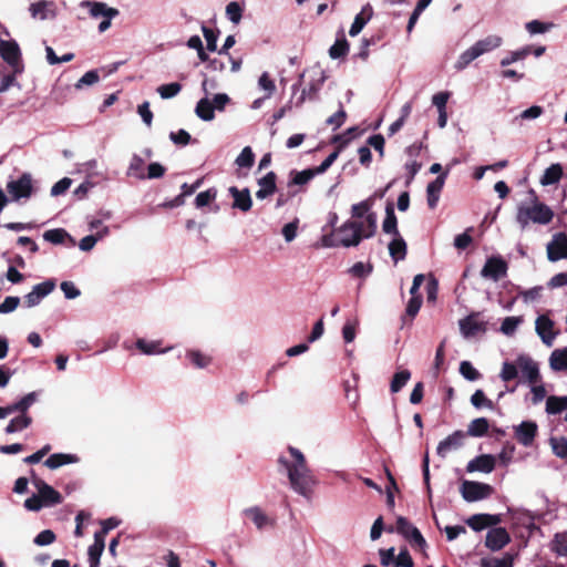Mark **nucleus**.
Returning <instances> with one entry per match:
<instances>
[{
	"label": "nucleus",
	"mask_w": 567,
	"mask_h": 567,
	"mask_svg": "<svg viewBox=\"0 0 567 567\" xmlns=\"http://www.w3.org/2000/svg\"><path fill=\"white\" fill-rule=\"evenodd\" d=\"M288 452L291 461L285 456H279L278 464L286 471L291 488L296 493L309 497L316 481L307 465L306 457L293 446H288Z\"/></svg>",
	"instance_id": "obj_1"
},
{
	"label": "nucleus",
	"mask_w": 567,
	"mask_h": 567,
	"mask_svg": "<svg viewBox=\"0 0 567 567\" xmlns=\"http://www.w3.org/2000/svg\"><path fill=\"white\" fill-rule=\"evenodd\" d=\"M503 39L496 34H489L484 39L476 41L471 48L464 51L455 63V69L463 70L484 53L491 52L499 48Z\"/></svg>",
	"instance_id": "obj_2"
},
{
	"label": "nucleus",
	"mask_w": 567,
	"mask_h": 567,
	"mask_svg": "<svg viewBox=\"0 0 567 567\" xmlns=\"http://www.w3.org/2000/svg\"><path fill=\"white\" fill-rule=\"evenodd\" d=\"M534 205L530 207L520 206L517 212V221L525 227L530 220L536 224L546 225L553 220L554 212L544 203L537 200L534 190Z\"/></svg>",
	"instance_id": "obj_3"
},
{
	"label": "nucleus",
	"mask_w": 567,
	"mask_h": 567,
	"mask_svg": "<svg viewBox=\"0 0 567 567\" xmlns=\"http://www.w3.org/2000/svg\"><path fill=\"white\" fill-rule=\"evenodd\" d=\"M385 530L388 533H393L395 530L398 534L403 536L414 549L423 550L426 547V540L419 528H416L408 518L403 516H399L396 518L395 528L390 526Z\"/></svg>",
	"instance_id": "obj_4"
},
{
	"label": "nucleus",
	"mask_w": 567,
	"mask_h": 567,
	"mask_svg": "<svg viewBox=\"0 0 567 567\" xmlns=\"http://www.w3.org/2000/svg\"><path fill=\"white\" fill-rule=\"evenodd\" d=\"M0 56L14 73H22L23 63L19 44L14 40H0Z\"/></svg>",
	"instance_id": "obj_5"
},
{
	"label": "nucleus",
	"mask_w": 567,
	"mask_h": 567,
	"mask_svg": "<svg viewBox=\"0 0 567 567\" xmlns=\"http://www.w3.org/2000/svg\"><path fill=\"white\" fill-rule=\"evenodd\" d=\"M31 482L38 491V495L44 507L59 505L63 502V496L60 492L54 489L51 485L45 483L42 478L38 477L34 471H31Z\"/></svg>",
	"instance_id": "obj_6"
},
{
	"label": "nucleus",
	"mask_w": 567,
	"mask_h": 567,
	"mask_svg": "<svg viewBox=\"0 0 567 567\" xmlns=\"http://www.w3.org/2000/svg\"><path fill=\"white\" fill-rule=\"evenodd\" d=\"M340 244L344 247L358 246L363 237V223L358 220L346 221L338 230Z\"/></svg>",
	"instance_id": "obj_7"
},
{
	"label": "nucleus",
	"mask_w": 567,
	"mask_h": 567,
	"mask_svg": "<svg viewBox=\"0 0 567 567\" xmlns=\"http://www.w3.org/2000/svg\"><path fill=\"white\" fill-rule=\"evenodd\" d=\"M493 493V486L486 483L464 481L461 485V494L466 502H477L489 497Z\"/></svg>",
	"instance_id": "obj_8"
},
{
	"label": "nucleus",
	"mask_w": 567,
	"mask_h": 567,
	"mask_svg": "<svg viewBox=\"0 0 567 567\" xmlns=\"http://www.w3.org/2000/svg\"><path fill=\"white\" fill-rule=\"evenodd\" d=\"M7 190L16 202L30 198L33 193L31 175L23 173L17 181H10L7 184Z\"/></svg>",
	"instance_id": "obj_9"
},
{
	"label": "nucleus",
	"mask_w": 567,
	"mask_h": 567,
	"mask_svg": "<svg viewBox=\"0 0 567 567\" xmlns=\"http://www.w3.org/2000/svg\"><path fill=\"white\" fill-rule=\"evenodd\" d=\"M508 265L501 256H492L487 258L481 270V276L486 279L498 281L507 275Z\"/></svg>",
	"instance_id": "obj_10"
},
{
	"label": "nucleus",
	"mask_w": 567,
	"mask_h": 567,
	"mask_svg": "<svg viewBox=\"0 0 567 567\" xmlns=\"http://www.w3.org/2000/svg\"><path fill=\"white\" fill-rule=\"evenodd\" d=\"M535 329L542 341L551 347L558 331L554 330V321L546 315H542L536 319Z\"/></svg>",
	"instance_id": "obj_11"
},
{
	"label": "nucleus",
	"mask_w": 567,
	"mask_h": 567,
	"mask_svg": "<svg viewBox=\"0 0 567 567\" xmlns=\"http://www.w3.org/2000/svg\"><path fill=\"white\" fill-rule=\"evenodd\" d=\"M547 257L550 261L567 259V234L558 233L547 245Z\"/></svg>",
	"instance_id": "obj_12"
},
{
	"label": "nucleus",
	"mask_w": 567,
	"mask_h": 567,
	"mask_svg": "<svg viewBox=\"0 0 567 567\" xmlns=\"http://www.w3.org/2000/svg\"><path fill=\"white\" fill-rule=\"evenodd\" d=\"M480 312H472L460 320V330L464 337H474L480 332L486 331V322L480 319Z\"/></svg>",
	"instance_id": "obj_13"
},
{
	"label": "nucleus",
	"mask_w": 567,
	"mask_h": 567,
	"mask_svg": "<svg viewBox=\"0 0 567 567\" xmlns=\"http://www.w3.org/2000/svg\"><path fill=\"white\" fill-rule=\"evenodd\" d=\"M55 288L54 280H45L33 287L32 291L24 296V303L28 308L34 307L41 302V300L51 293Z\"/></svg>",
	"instance_id": "obj_14"
},
{
	"label": "nucleus",
	"mask_w": 567,
	"mask_h": 567,
	"mask_svg": "<svg viewBox=\"0 0 567 567\" xmlns=\"http://www.w3.org/2000/svg\"><path fill=\"white\" fill-rule=\"evenodd\" d=\"M511 542V536L504 527H494L486 534L485 546L493 550H499Z\"/></svg>",
	"instance_id": "obj_15"
},
{
	"label": "nucleus",
	"mask_w": 567,
	"mask_h": 567,
	"mask_svg": "<svg viewBox=\"0 0 567 567\" xmlns=\"http://www.w3.org/2000/svg\"><path fill=\"white\" fill-rule=\"evenodd\" d=\"M516 363L518 364L523 378H525L528 383L536 384L540 380L538 364L532 358L519 355L516 359Z\"/></svg>",
	"instance_id": "obj_16"
},
{
	"label": "nucleus",
	"mask_w": 567,
	"mask_h": 567,
	"mask_svg": "<svg viewBox=\"0 0 567 567\" xmlns=\"http://www.w3.org/2000/svg\"><path fill=\"white\" fill-rule=\"evenodd\" d=\"M538 426L534 421H523L515 427V439L524 446H530L537 435Z\"/></svg>",
	"instance_id": "obj_17"
},
{
	"label": "nucleus",
	"mask_w": 567,
	"mask_h": 567,
	"mask_svg": "<svg viewBox=\"0 0 567 567\" xmlns=\"http://www.w3.org/2000/svg\"><path fill=\"white\" fill-rule=\"evenodd\" d=\"M501 522V515L493 514H474L466 519V524L475 532L497 526Z\"/></svg>",
	"instance_id": "obj_18"
},
{
	"label": "nucleus",
	"mask_w": 567,
	"mask_h": 567,
	"mask_svg": "<svg viewBox=\"0 0 567 567\" xmlns=\"http://www.w3.org/2000/svg\"><path fill=\"white\" fill-rule=\"evenodd\" d=\"M496 464V458L492 454H482L476 456L472 461L467 463L466 471L468 473L473 472H482V473H491L494 471Z\"/></svg>",
	"instance_id": "obj_19"
},
{
	"label": "nucleus",
	"mask_w": 567,
	"mask_h": 567,
	"mask_svg": "<svg viewBox=\"0 0 567 567\" xmlns=\"http://www.w3.org/2000/svg\"><path fill=\"white\" fill-rule=\"evenodd\" d=\"M447 172L439 175L434 181L429 183L426 187L427 205L431 209L437 206L440 194L443 189Z\"/></svg>",
	"instance_id": "obj_20"
},
{
	"label": "nucleus",
	"mask_w": 567,
	"mask_h": 567,
	"mask_svg": "<svg viewBox=\"0 0 567 567\" xmlns=\"http://www.w3.org/2000/svg\"><path fill=\"white\" fill-rule=\"evenodd\" d=\"M229 193L234 198L233 207L244 213L250 210L252 200L248 188L238 189L236 186L229 188Z\"/></svg>",
	"instance_id": "obj_21"
},
{
	"label": "nucleus",
	"mask_w": 567,
	"mask_h": 567,
	"mask_svg": "<svg viewBox=\"0 0 567 567\" xmlns=\"http://www.w3.org/2000/svg\"><path fill=\"white\" fill-rule=\"evenodd\" d=\"M466 434L458 430L449 435L445 440L441 441L437 445L436 453L441 457H445L446 453L452 449H457L463 445Z\"/></svg>",
	"instance_id": "obj_22"
},
{
	"label": "nucleus",
	"mask_w": 567,
	"mask_h": 567,
	"mask_svg": "<svg viewBox=\"0 0 567 567\" xmlns=\"http://www.w3.org/2000/svg\"><path fill=\"white\" fill-rule=\"evenodd\" d=\"M81 6L89 8L90 14L93 18L103 16L104 18L113 19V18L117 17L120 13L117 9L110 8L104 2L85 0V1H82Z\"/></svg>",
	"instance_id": "obj_23"
},
{
	"label": "nucleus",
	"mask_w": 567,
	"mask_h": 567,
	"mask_svg": "<svg viewBox=\"0 0 567 567\" xmlns=\"http://www.w3.org/2000/svg\"><path fill=\"white\" fill-rule=\"evenodd\" d=\"M277 175L275 172L267 173L264 177L258 179L259 189L256 192L258 199H265L272 195L277 189Z\"/></svg>",
	"instance_id": "obj_24"
},
{
	"label": "nucleus",
	"mask_w": 567,
	"mask_h": 567,
	"mask_svg": "<svg viewBox=\"0 0 567 567\" xmlns=\"http://www.w3.org/2000/svg\"><path fill=\"white\" fill-rule=\"evenodd\" d=\"M373 17V8L370 3H367L362 7L360 13H358L354 18L353 23L350 27L349 34L351 37L358 35L364 25L371 20Z\"/></svg>",
	"instance_id": "obj_25"
},
{
	"label": "nucleus",
	"mask_w": 567,
	"mask_h": 567,
	"mask_svg": "<svg viewBox=\"0 0 567 567\" xmlns=\"http://www.w3.org/2000/svg\"><path fill=\"white\" fill-rule=\"evenodd\" d=\"M79 462V457L75 454L55 453L50 455L45 461L44 465L50 470L59 468L66 464Z\"/></svg>",
	"instance_id": "obj_26"
},
{
	"label": "nucleus",
	"mask_w": 567,
	"mask_h": 567,
	"mask_svg": "<svg viewBox=\"0 0 567 567\" xmlns=\"http://www.w3.org/2000/svg\"><path fill=\"white\" fill-rule=\"evenodd\" d=\"M382 229L385 234L393 236L400 235L398 229V219L392 203H388L385 206V218L382 223Z\"/></svg>",
	"instance_id": "obj_27"
},
{
	"label": "nucleus",
	"mask_w": 567,
	"mask_h": 567,
	"mask_svg": "<svg viewBox=\"0 0 567 567\" xmlns=\"http://www.w3.org/2000/svg\"><path fill=\"white\" fill-rule=\"evenodd\" d=\"M564 175L563 166L559 163L551 164L547 167L540 177L543 186L557 184Z\"/></svg>",
	"instance_id": "obj_28"
},
{
	"label": "nucleus",
	"mask_w": 567,
	"mask_h": 567,
	"mask_svg": "<svg viewBox=\"0 0 567 567\" xmlns=\"http://www.w3.org/2000/svg\"><path fill=\"white\" fill-rule=\"evenodd\" d=\"M389 252L394 261L403 260L406 257L408 246L401 235L394 236L389 244Z\"/></svg>",
	"instance_id": "obj_29"
},
{
	"label": "nucleus",
	"mask_w": 567,
	"mask_h": 567,
	"mask_svg": "<svg viewBox=\"0 0 567 567\" xmlns=\"http://www.w3.org/2000/svg\"><path fill=\"white\" fill-rule=\"evenodd\" d=\"M31 423L32 417L28 413H20L18 416L13 417L9 422V424L4 429V432L7 434L20 432L28 429L31 425Z\"/></svg>",
	"instance_id": "obj_30"
},
{
	"label": "nucleus",
	"mask_w": 567,
	"mask_h": 567,
	"mask_svg": "<svg viewBox=\"0 0 567 567\" xmlns=\"http://www.w3.org/2000/svg\"><path fill=\"white\" fill-rule=\"evenodd\" d=\"M489 422L486 417L474 419L467 426L466 435L482 437L487 434Z\"/></svg>",
	"instance_id": "obj_31"
},
{
	"label": "nucleus",
	"mask_w": 567,
	"mask_h": 567,
	"mask_svg": "<svg viewBox=\"0 0 567 567\" xmlns=\"http://www.w3.org/2000/svg\"><path fill=\"white\" fill-rule=\"evenodd\" d=\"M43 239L54 245L63 244L66 239L70 240L71 245L75 244L74 239L63 228H54L44 231Z\"/></svg>",
	"instance_id": "obj_32"
},
{
	"label": "nucleus",
	"mask_w": 567,
	"mask_h": 567,
	"mask_svg": "<svg viewBox=\"0 0 567 567\" xmlns=\"http://www.w3.org/2000/svg\"><path fill=\"white\" fill-rule=\"evenodd\" d=\"M550 368L555 371L567 370V347L556 349L551 352L549 358Z\"/></svg>",
	"instance_id": "obj_33"
},
{
	"label": "nucleus",
	"mask_w": 567,
	"mask_h": 567,
	"mask_svg": "<svg viewBox=\"0 0 567 567\" xmlns=\"http://www.w3.org/2000/svg\"><path fill=\"white\" fill-rule=\"evenodd\" d=\"M349 42L347 41L343 33L338 38L334 44L329 49V55L331 59H342L346 58L349 53Z\"/></svg>",
	"instance_id": "obj_34"
},
{
	"label": "nucleus",
	"mask_w": 567,
	"mask_h": 567,
	"mask_svg": "<svg viewBox=\"0 0 567 567\" xmlns=\"http://www.w3.org/2000/svg\"><path fill=\"white\" fill-rule=\"evenodd\" d=\"M567 409V396L550 395L546 401V412L548 414H559Z\"/></svg>",
	"instance_id": "obj_35"
},
{
	"label": "nucleus",
	"mask_w": 567,
	"mask_h": 567,
	"mask_svg": "<svg viewBox=\"0 0 567 567\" xmlns=\"http://www.w3.org/2000/svg\"><path fill=\"white\" fill-rule=\"evenodd\" d=\"M54 7L52 1L41 0L30 6V13L35 19L44 20L48 18V12Z\"/></svg>",
	"instance_id": "obj_36"
},
{
	"label": "nucleus",
	"mask_w": 567,
	"mask_h": 567,
	"mask_svg": "<svg viewBox=\"0 0 567 567\" xmlns=\"http://www.w3.org/2000/svg\"><path fill=\"white\" fill-rule=\"evenodd\" d=\"M549 444L553 450V453L567 462V437L565 436H551L549 439Z\"/></svg>",
	"instance_id": "obj_37"
},
{
	"label": "nucleus",
	"mask_w": 567,
	"mask_h": 567,
	"mask_svg": "<svg viewBox=\"0 0 567 567\" xmlns=\"http://www.w3.org/2000/svg\"><path fill=\"white\" fill-rule=\"evenodd\" d=\"M195 113L204 121H212L215 117L214 105L208 99H202L198 101Z\"/></svg>",
	"instance_id": "obj_38"
},
{
	"label": "nucleus",
	"mask_w": 567,
	"mask_h": 567,
	"mask_svg": "<svg viewBox=\"0 0 567 567\" xmlns=\"http://www.w3.org/2000/svg\"><path fill=\"white\" fill-rule=\"evenodd\" d=\"M144 166H145L144 159L140 155L134 154L132 156V159H131V163H130V166L127 169V175L136 177L138 179H145L146 176L144 173Z\"/></svg>",
	"instance_id": "obj_39"
},
{
	"label": "nucleus",
	"mask_w": 567,
	"mask_h": 567,
	"mask_svg": "<svg viewBox=\"0 0 567 567\" xmlns=\"http://www.w3.org/2000/svg\"><path fill=\"white\" fill-rule=\"evenodd\" d=\"M245 514L252 520V523L259 529H261L262 527L270 523L268 516L259 507L248 508L245 511Z\"/></svg>",
	"instance_id": "obj_40"
},
{
	"label": "nucleus",
	"mask_w": 567,
	"mask_h": 567,
	"mask_svg": "<svg viewBox=\"0 0 567 567\" xmlns=\"http://www.w3.org/2000/svg\"><path fill=\"white\" fill-rule=\"evenodd\" d=\"M291 179L289 182V186L291 185H305L310 182L315 176H317V172L315 168H307L301 172H291Z\"/></svg>",
	"instance_id": "obj_41"
},
{
	"label": "nucleus",
	"mask_w": 567,
	"mask_h": 567,
	"mask_svg": "<svg viewBox=\"0 0 567 567\" xmlns=\"http://www.w3.org/2000/svg\"><path fill=\"white\" fill-rule=\"evenodd\" d=\"M410 378H411V372L406 369L394 373V375L391 380V384H390L391 392L398 393L399 391H401L402 388L408 383Z\"/></svg>",
	"instance_id": "obj_42"
},
{
	"label": "nucleus",
	"mask_w": 567,
	"mask_h": 567,
	"mask_svg": "<svg viewBox=\"0 0 567 567\" xmlns=\"http://www.w3.org/2000/svg\"><path fill=\"white\" fill-rule=\"evenodd\" d=\"M550 548L558 556H567V532L557 533L551 540Z\"/></svg>",
	"instance_id": "obj_43"
},
{
	"label": "nucleus",
	"mask_w": 567,
	"mask_h": 567,
	"mask_svg": "<svg viewBox=\"0 0 567 567\" xmlns=\"http://www.w3.org/2000/svg\"><path fill=\"white\" fill-rule=\"evenodd\" d=\"M186 357L189 359L192 364L195 368H198V369L206 368L212 362V358L202 353L198 350H189V351H187Z\"/></svg>",
	"instance_id": "obj_44"
},
{
	"label": "nucleus",
	"mask_w": 567,
	"mask_h": 567,
	"mask_svg": "<svg viewBox=\"0 0 567 567\" xmlns=\"http://www.w3.org/2000/svg\"><path fill=\"white\" fill-rule=\"evenodd\" d=\"M532 53L530 47H525L516 51H512L501 60L502 66H507L516 61L524 60Z\"/></svg>",
	"instance_id": "obj_45"
},
{
	"label": "nucleus",
	"mask_w": 567,
	"mask_h": 567,
	"mask_svg": "<svg viewBox=\"0 0 567 567\" xmlns=\"http://www.w3.org/2000/svg\"><path fill=\"white\" fill-rule=\"evenodd\" d=\"M37 401V394L34 392L28 393L20 401L11 404L14 412L28 413L29 408Z\"/></svg>",
	"instance_id": "obj_46"
},
{
	"label": "nucleus",
	"mask_w": 567,
	"mask_h": 567,
	"mask_svg": "<svg viewBox=\"0 0 567 567\" xmlns=\"http://www.w3.org/2000/svg\"><path fill=\"white\" fill-rule=\"evenodd\" d=\"M373 205V197H370L365 200H362L358 204L352 205L351 215L353 218H362L370 213V209Z\"/></svg>",
	"instance_id": "obj_47"
},
{
	"label": "nucleus",
	"mask_w": 567,
	"mask_h": 567,
	"mask_svg": "<svg viewBox=\"0 0 567 567\" xmlns=\"http://www.w3.org/2000/svg\"><path fill=\"white\" fill-rule=\"evenodd\" d=\"M255 163V154L250 146L243 148L241 153L236 158V164L239 167L250 168Z\"/></svg>",
	"instance_id": "obj_48"
},
{
	"label": "nucleus",
	"mask_w": 567,
	"mask_h": 567,
	"mask_svg": "<svg viewBox=\"0 0 567 567\" xmlns=\"http://www.w3.org/2000/svg\"><path fill=\"white\" fill-rule=\"evenodd\" d=\"M422 306V296H411L406 309L405 315L402 317L403 322L405 321L406 317H410L411 320L414 319V317L420 311V308Z\"/></svg>",
	"instance_id": "obj_49"
},
{
	"label": "nucleus",
	"mask_w": 567,
	"mask_h": 567,
	"mask_svg": "<svg viewBox=\"0 0 567 567\" xmlns=\"http://www.w3.org/2000/svg\"><path fill=\"white\" fill-rule=\"evenodd\" d=\"M518 364L516 362L512 363L506 361L502 365L499 377L504 382H509L518 377Z\"/></svg>",
	"instance_id": "obj_50"
},
{
	"label": "nucleus",
	"mask_w": 567,
	"mask_h": 567,
	"mask_svg": "<svg viewBox=\"0 0 567 567\" xmlns=\"http://www.w3.org/2000/svg\"><path fill=\"white\" fill-rule=\"evenodd\" d=\"M553 22H542L539 20H532L526 23L525 28L530 34L545 33L554 28Z\"/></svg>",
	"instance_id": "obj_51"
},
{
	"label": "nucleus",
	"mask_w": 567,
	"mask_h": 567,
	"mask_svg": "<svg viewBox=\"0 0 567 567\" xmlns=\"http://www.w3.org/2000/svg\"><path fill=\"white\" fill-rule=\"evenodd\" d=\"M471 403L476 408H487L494 409V403L489 399L486 398L485 393L482 390H476L471 396Z\"/></svg>",
	"instance_id": "obj_52"
},
{
	"label": "nucleus",
	"mask_w": 567,
	"mask_h": 567,
	"mask_svg": "<svg viewBox=\"0 0 567 567\" xmlns=\"http://www.w3.org/2000/svg\"><path fill=\"white\" fill-rule=\"evenodd\" d=\"M522 322L520 317H506L502 322L501 331L506 336H513Z\"/></svg>",
	"instance_id": "obj_53"
},
{
	"label": "nucleus",
	"mask_w": 567,
	"mask_h": 567,
	"mask_svg": "<svg viewBox=\"0 0 567 567\" xmlns=\"http://www.w3.org/2000/svg\"><path fill=\"white\" fill-rule=\"evenodd\" d=\"M202 31H203L204 38L207 42V50L212 51V52L216 51L219 30H213L206 25H203Z\"/></svg>",
	"instance_id": "obj_54"
},
{
	"label": "nucleus",
	"mask_w": 567,
	"mask_h": 567,
	"mask_svg": "<svg viewBox=\"0 0 567 567\" xmlns=\"http://www.w3.org/2000/svg\"><path fill=\"white\" fill-rule=\"evenodd\" d=\"M182 90V85L177 82L163 84L158 86L157 92L162 99H172L177 95Z\"/></svg>",
	"instance_id": "obj_55"
},
{
	"label": "nucleus",
	"mask_w": 567,
	"mask_h": 567,
	"mask_svg": "<svg viewBox=\"0 0 567 567\" xmlns=\"http://www.w3.org/2000/svg\"><path fill=\"white\" fill-rule=\"evenodd\" d=\"M460 373L470 381H475L481 378V373L473 367L470 361H462L460 364Z\"/></svg>",
	"instance_id": "obj_56"
},
{
	"label": "nucleus",
	"mask_w": 567,
	"mask_h": 567,
	"mask_svg": "<svg viewBox=\"0 0 567 567\" xmlns=\"http://www.w3.org/2000/svg\"><path fill=\"white\" fill-rule=\"evenodd\" d=\"M363 223V237L370 238L374 236L377 231V215L374 213H369L365 216V220Z\"/></svg>",
	"instance_id": "obj_57"
},
{
	"label": "nucleus",
	"mask_w": 567,
	"mask_h": 567,
	"mask_svg": "<svg viewBox=\"0 0 567 567\" xmlns=\"http://www.w3.org/2000/svg\"><path fill=\"white\" fill-rule=\"evenodd\" d=\"M217 196V192L215 188H209L205 192L199 193L195 198L196 207L200 208L207 206L213 202Z\"/></svg>",
	"instance_id": "obj_58"
},
{
	"label": "nucleus",
	"mask_w": 567,
	"mask_h": 567,
	"mask_svg": "<svg viewBox=\"0 0 567 567\" xmlns=\"http://www.w3.org/2000/svg\"><path fill=\"white\" fill-rule=\"evenodd\" d=\"M56 539V535L51 529H44L40 532L33 539L34 544L38 546H48L54 543Z\"/></svg>",
	"instance_id": "obj_59"
},
{
	"label": "nucleus",
	"mask_w": 567,
	"mask_h": 567,
	"mask_svg": "<svg viewBox=\"0 0 567 567\" xmlns=\"http://www.w3.org/2000/svg\"><path fill=\"white\" fill-rule=\"evenodd\" d=\"M159 344H161L159 342H156V341L147 342L144 339H138L136 341V348L145 354H154V353L162 352V350L159 349Z\"/></svg>",
	"instance_id": "obj_60"
},
{
	"label": "nucleus",
	"mask_w": 567,
	"mask_h": 567,
	"mask_svg": "<svg viewBox=\"0 0 567 567\" xmlns=\"http://www.w3.org/2000/svg\"><path fill=\"white\" fill-rule=\"evenodd\" d=\"M226 14L231 22L239 23L243 17V9L238 2L233 1L226 6Z\"/></svg>",
	"instance_id": "obj_61"
},
{
	"label": "nucleus",
	"mask_w": 567,
	"mask_h": 567,
	"mask_svg": "<svg viewBox=\"0 0 567 567\" xmlns=\"http://www.w3.org/2000/svg\"><path fill=\"white\" fill-rule=\"evenodd\" d=\"M372 270H373V266L371 264L365 265V264L359 261V262H355L350 268L349 271L353 277L362 278V277L370 275L372 272Z\"/></svg>",
	"instance_id": "obj_62"
},
{
	"label": "nucleus",
	"mask_w": 567,
	"mask_h": 567,
	"mask_svg": "<svg viewBox=\"0 0 567 567\" xmlns=\"http://www.w3.org/2000/svg\"><path fill=\"white\" fill-rule=\"evenodd\" d=\"M169 138L173 143L182 146L189 144L192 141L190 134L183 128L178 130L177 132H171Z\"/></svg>",
	"instance_id": "obj_63"
},
{
	"label": "nucleus",
	"mask_w": 567,
	"mask_h": 567,
	"mask_svg": "<svg viewBox=\"0 0 567 567\" xmlns=\"http://www.w3.org/2000/svg\"><path fill=\"white\" fill-rule=\"evenodd\" d=\"M482 567H513V557L507 554L503 558L493 561L483 559Z\"/></svg>",
	"instance_id": "obj_64"
}]
</instances>
